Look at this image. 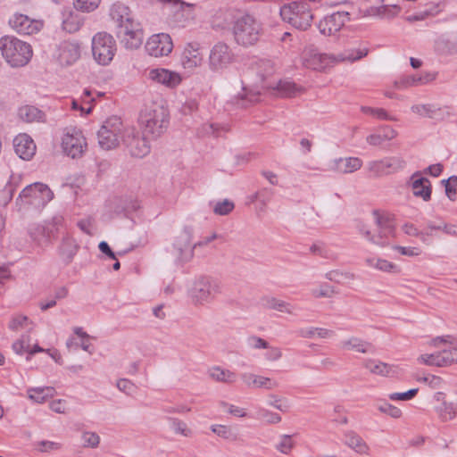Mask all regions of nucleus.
I'll return each instance as SVG.
<instances>
[{"label": "nucleus", "mask_w": 457, "mask_h": 457, "mask_svg": "<svg viewBox=\"0 0 457 457\" xmlns=\"http://www.w3.org/2000/svg\"><path fill=\"white\" fill-rule=\"evenodd\" d=\"M101 0H74V7L77 11L90 12L95 11Z\"/></svg>", "instance_id": "nucleus-48"}, {"label": "nucleus", "mask_w": 457, "mask_h": 457, "mask_svg": "<svg viewBox=\"0 0 457 457\" xmlns=\"http://www.w3.org/2000/svg\"><path fill=\"white\" fill-rule=\"evenodd\" d=\"M241 380L248 387L252 389H267L271 390L278 386V383L270 378L256 375L251 372H244L241 374Z\"/></svg>", "instance_id": "nucleus-25"}, {"label": "nucleus", "mask_w": 457, "mask_h": 457, "mask_svg": "<svg viewBox=\"0 0 457 457\" xmlns=\"http://www.w3.org/2000/svg\"><path fill=\"white\" fill-rule=\"evenodd\" d=\"M418 388H412L404 393H392L388 397L392 401H408L412 399L418 394Z\"/></svg>", "instance_id": "nucleus-60"}, {"label": "nucleus", "mask_w": 457, "mask_h": 457, "mask_svg": "<svg viewBox=\"0 0 457 457\" xmlns=\"http://www.w3.org/2000/svg\"><path fill=\"white\" fill-rule=\"evenodd\" d=\"M417 381L427 384L432 389L440 388L443 383V379L435 375L419 377L417 378Z\"/></svg>", "instance_id": "nucleus-57"}, {"label": "nucleus", "mask_w": 457, "mask_h": 457, "mask_svg": "<svg viewBox=\"0 0 457 457\" xmlns=\"http://www.w3.org/2000/svg\"><path fill=\"white\" fill-rule=\"evenodd\" d=\"M257 416L268 424H278L281 421V416L279 414L264 408L258 410Z\"/></svg>", "instance_id": "nucleus-49"}, {"label": "nucleus", "mask_w": 457, "mask_h": 457, "mask_svg": "<svg viewBox=\"0 0 457 457\" xmlns=\"http://www.w3.org/2000/svg\"><path fill=\"white\" fill-rule=\"evenodd\" d=\"M211 430L216 434L218 436L229 440L236 441L237 440V434L235 433L232 428L226 425H212L211 427Z\"/></svg>", "instance_id": "nucleus-44"}, {"label": "nucleus", "mask_w": 457, "mask_h": 457, "mask_svg": "<svg viewBox=\"0 0 457 457\" xmlns=\"http://www.w3.org/2000/svg\"><path fill=\"white\" fill-rule=\"evenodd\" d=\"M343 349L354 351L360 353H368L372 351V345L357 337H350L341 342Z\"/></svg>", "instance_id": "nucleus-31"}, {"label": "nucleus", "mask_w": 457, "mask_h": 457, "mask_svg": "<svg viewBox=\"0 0 457 457\" xmlns=\"http://www.w3.org/2000/svg\"><path fill=\"white\" fill-rule=\"evenodd\" d=\"M0 50L6 62L14 68L28 64L33 54L29 44L12 36L1 37Z\"/></svg>", "instance_id": "nucleus-4"}, {"label": "nucleus", "mask_w": 457, "mask_h": 457, "mask_svg": "<svg viewBox=\"0 0 457 457\" xmlns=\"http://www.w3.org/2000/svg\"><path fill=\"white\" fill-rule=\"evenodd\" d=\"M362 367L370 373L379 376H390L395 372L393 366L374 359H365Z\"/></svg>", "instance_id": "nucleus-32"}, {"label": "nucleus", "mask_w": 457, "mask_h": 457, "mask_svg": "<svg viewBox=\"0 0 457 457\" xmlns=\"http://www.w3.org/2000/svg\"><path fill=\"white\" fill-rule=\"evenodd\" d=\"M170 420L171 428L176 434L182 435L186 437H189L192 436V430L187 426V424L184 421L175 418L170 419Z\"/></svg>", "instance_id": "nucleus-51"}, {"label": "nucleus", "mask_w": 457, "mask_h": 457, "mask_svg": "<svg viewBox=\"0 0 457 457\" xmlns=\"http://www.w3.org/2000/svg\"><path fill=\"white\" fill-rule=\"evenodd\" d=\"M234 53L224 42H217L210 50L208 66L212 71L218 72L227 69L234 62Z\"/></svg>", "instance_id": "nucleus-13"}, {"label": "nucleus", "mask_w": 457, "mask_h": 457, "mask_svg": "<svg viewBox=\"0 0 457 457\" xmlns=\"http://www.w3.org/2000/svg\"><path fill=\"white\" fill-rule=\"evenodd\" d=\"M16 154L22 160H30L36 153V145L27 134H20L13 139Z\"/></svg>", "instance_id": "nucleus-24"}, {"label": "nucleus", "mask_w": 457, "mask_h": 457, "mask_svg": "<svg viewBox=\"0 0 457 457\" xmlns=\"http://www.w3.org/2000/svg\"><path fill=\"white\" fill-rule=\"evenodd\" d=\"M117 34L127 49H137L143 43L144 32L140 23L136 21L120 26Z\"/></svg>", "instance_id": "nucleus-16"}, {"label": "nucleus", "mask_w": 457, "mask_h": 457, "mask_svg": "<svg viewBox=\"0 0 457 457\" xmlns=\"http://www.w3.org/2000/svg\"><path fill=\"white\" fill-rule=\"evenodd\" d=\"M376 269L380 271H384V272H390V273L400 272V269L396 264H395L387 260L380 259V258L377 259Z\"/></svg>", "instance_id": "nucleus-55"}, {"label": "nucleus", "mask_w": 457, "mask_h": 457, "mask_svg": "<svg viewBox=\"0 0 457 457\" xmlns=\"http://www.w3.org/2000/svg\"><path fill=\"white\" fill-rule=\"evenodd\" d=\"M362 160L358 157L337 158L331 161L329 170L346 174L359 170L362 166Z\"/></svg>", "instance_id": "nucleus-27"}, {"label": "nucleus", "mask_w": 457, "mask_h": 457, "mask_svg": "<svg viewBox=\"0 0 457 457\" xmlns=\"http://www.w3.org/2000/svg\"><path fill=\"white\" fill-rule=\"evenodd\" d=\"M235 205H234V203L228 200V199H224L222 201H219L217 202L214 206H213V212L217 215H228V213H230L233 209H234Z\"/></svg>", "instance_id": "nucleus-50"}, {"label": "nucleus", "mask_w": 457, "mask_h": 457, "mask_svg": "<svg viewBox=\"0 0 457 457\" xmlns=\"http://www.w3.org/2000/svg\"><path fill=\"white\" fill-rule=\"evenodd\" d=\"M411 111L419 115L435 119L441 110L433 104H416L411 106Z\"/></svg>", "instance_id": "nucleus-43"}, {"label": "nucleus", "mask_w": 457, "mask_h": 457, "mask_svg": "<svg viewBox=\"0 0 457 457\" xmlns=\"http://www.w3.org/2000/svg\"><path fill=\"white\" fill-rule=\"evenodd\" d=\"M377 408L380 412L387 414L394 419H399L403 414L402 411L398 407L386 402L378 404Z\"/></svg>", "instance_id": "nucleus-52"}, {"label": "nucleus", "mask_w": 457, "mask_h": 457, "mask_svg": "<svg viewBox=\"0 0 457 457\" xmlns=\"http://www.w3.org/2000/svg\"><path fill=\"white\" fill-rule=\"evenodd\" d=\"M83 445L85 447L96 448L100 443L99 436L95 432H84L82 434Z\"/></svg>", "instance_id": "nucleus-56"}, {"label": "nucleus", "mask_w": 457, "mask_h": 457, "mask_svg": "<svg viewBox=\"0 0 457 457\" xmlns=\"http://www.w3.org/2000/svg\"><path fill=\"white\" fill-rule=\"evenodd\" d=\"M19 117L26 122L40 121L44 113L35 106L25 105L19 109Z\"/></svg>", "instance_id": "nucleus-38"}, {"label": "nucleus", "mask_w": 457, "mask_h": 457, "mask_svg": "<svg viewBox=\"0 0 457 457\" xmlns=\"http://www.w3.org/2000/svg\"><path fill=\"white\" fill-rule=\"evenodd\" d=\"M295 447V442L290 435H281L278 444L275 445L277 451L283 454H289Z\"/></svg>", "instance_id": "nucleus-45"}, {"label": "nucleus", "mask_w": 457, "mask_h": 457, "mask_svg": "<svg viewBox=\"0 0 457 457\" xmlns=\"http://www.w3.org/2000/svg\"><path fill=\"white\" fill-rule=\"evenodd\" d=\"M139 124L143 129V135L156 138L168 128L169 112L162 104H152L141 112Z\"/></svg>", "instance_id": "nucleus-3"}, {"label": "nucleus", "mask_w": 457, "mask_h": 457, "mask_svg": "<svg viewBox=\"0 0 457 457\" xmlns=\"http://www.w3.org/2000/svg\"><path fill=\"white\" fill-rule=\"evenodd\" d=\"M445 367L457 363V347H450L442 351Z\"/></svg>", "instance_id": "nucleus-63"}, {"label": "nucleus", "mask_w": 457, "mask_h": 457, "mask_svg": "<svg viewBox=\"0 0 457 457\" xmlns=\"http://www.w3.org/2000/svg\"><path fill=\"white\" fill-rule=\"evenodd\" d=\"M435 411L442 421L451 420L456 416L454 404L447 401L436 406Z\"/></svg>", "instance_id": "nucleus-41"}, {"label": "nucleus", "mask_w": 457, "mask_h": 457, "mask_svg": "<svg viewBox=\"0 0 457 457\" xmlns=\"http://www.w3.org/2000/svg\"><path fill=\"white\" fill-rule=\"evenodd\" d=\"M418 362L428 366L445 367L442 351L434 353L421 354L417 359Z\"/></svg>", "instance_id": "nucleus-40"}, {"label": "nucleus", "mask_w": 457, "mask_h": 457, "mask_svg": "<svg viewBox=\"0 0 457 457\" xmlns=\"http://www.w3.org/2000/svg\"><path fill=\"white\" fill-rule=\"evenodd\" d=\"M80 57V46L77 42L63 41L57 48V59L61 65H71Z\"/></svg>", "instance_id": "nucleus-22"}, {"label": "nucleus", "mask_w": 457, "mask_h": 457, "mask_svg": "<svg viewBox=\"0 0 457 457\" xmlns=\"http://www.w3.org/2000/svg\"><path fill=\"white\" fill-rule=\"evenodd\" d=\"M221 293L220 281L212 277L199 276L193 280L187 295L193 306L205 307L212 304Z\"/></svg>", "instance_id": "nucleus-1"}, {"label": "nucleus", "mask_w": 457, "mask_h": 457, "mask_svg": "<svg viewBox=\"0 0 457 457\" xmlns=\"http://www.w3.org/2000/svg\"><path fill=\"white\" fill-rule=\"evenodd\" d=\"M147 77L152 81L163 85L169 88H175L182 81V78L179 72L163 68L150 70Z\"/></svg>", "instance_id": "nucleus-20"}, {"label": "nucleus", "mask_w": 457, "mask_h": 457, "mask_svg": "<svg viewBox=\"0 0 457 457\" xmlns=\"http://www.w3.org/2000/svg\"><path fill=\"white\" fill-rule=\"evenodd\" d=\"M442 183L445 184V194L451 201L455 200L456 187H457V176H452L448 179H444Z\"/></svg>", "instance_id": "nucleus-54"}, {"label": "nucleus", "mask_w": 457, "mask_h": 457, "mask_svg": "<svg viewBox=\"0 0 457 457\" xmlns=\"http://www.w3.org/2000/svg\"><path fill=\"white\" fill-rule=\"evenodd\" d=\"M147 136H141L134 127L129 126L123 135L122 143L134 157L142 158L150 153V145L146 139Z\"/></svg>", "instance_id": "nucleus-15"}, {"label": "nucleus", "mask_w": 457, "mask_h": 457, "mask_svg": "<svg viewBox=\"0 0 457 457\" xmlns=\"http://www.w3.org/2000/svg\"><path fill=\"white\" fill-rule=\"evenodd\" d=\"M116 386L118 389L126 395H131L136 391L135 385L127 378H120L117 381Z\"/></svg>", "instance_id": "nucleus-61"}, {"label": "nucleus", "mask_w": 457, "mask_h": 457, "mask_svg": "<svg viewBox=\"0 0 457 457\" xmlns=\"http://www.w3.org/2000/svg\"><path fill=\"white\" fill-rule=\"evenodd\" d=\"M405 166L406 162L403 157L388 156L380 160L370 161L366 167L371 177L381 178L403 170Z\"/></svg>", "instance_id": "nucleus-12"}, {"label": "nucleus", "mask_w": 457, "mask_h": 457, "mask_svg": "<svg viewBox=\"0 0 457 457\" xmlns=\"http://www.w3.org/2000/svg\"><path fill=\"white\" fill-rule=\"evenodd\" d=\"M192 228L185 227L176 237L170 249V254L176 263L182 265L193 259L196 245L195 243L192 244Z\"/></svg>", "instance_id": "nucleus-11"}, {"label": "nucleus", "mask_w": 457, "mask_h": 457, "mask_svg": "<svg viewBox=\"0 0 457 457\" xmlns=\"http://www.w3.org/2000/svg\"><path fill=\"white\" fill-rule=\"evenodd\" d=\"M46 391L50 392L51 388H33L29 390V397L36 403H43L48 395Z\"/></svg>", "instance_id": "nucleus-58"}, {"label": "nucleus", "mask_w": 457, "mask_h": 457, "mask_svg": "<svg viewBox=\"0 0 457 457\" xmlns=\"http://www.w3.org/2000/svg\"><path fill=\"white\" fill-rule=\"evenodd\" d=\"M204 63V54L199 42L193 41L187 43L180 55V64L184 70L190 72L200 68Z\"/></svg>", "instance_id": "nucleus-17"}, {"label": "nucleus", "mask_w": 457, "mask_h": 457, "mask_svg": "<svg viewBox=\"0 0 457 457\" xmlns=\"http://www.w3.org/2000/svg\"><path fill=\"white\" fill-rule=\"evenodd\" d=\"M375 223L378 227V233L373 234L369 227L363 222H358L356 228L370 243L379 245H388L387 238L394 235V227L390 221L382 217L378 212H373Z\"/></svg>", "instance_id": "nucleus-8"}, {"label": "nucleus", "mask_w": 457, "mask_h": 457, "mask_svg": "<svg viewBox=\"0 0 457 457\" xmlns=\"http://www.w3.org/2000/svg\"><path fill=\"white\" fill-rule=\"evenodd\" d=\"M28 323L29 318L27 316L16 315L11 320L9 323V328L13 331H17L27 327Z\"/></svg>", "instance_id": "nucleus-59"}, {"label": "nucleus", "mask_w": 457, "mask_h": 457, "mask_svg": "<svg viewBox=\"0 0 457 457\" xmlns=\"http://www.w3.org/2000/svg\"><path fill=\"white\" fill-rule=\"evenodd\" d=\"M262 304L265 308L285 312L290 315L295 314V307L283 300L275 297H265L262 299Z\"/></svg>", "instance_id": "nucleus-35"}, {"label": "nucleus", "mask_w": 457, "mask_h": 457, "mask_svg": "<svg viewBox=\"0 0 457 457\" xmlns=\"http://www.w3.org/2000/svg\"><path fill=\"white\" fill-rule=\"evenodd\" d=\"M84 23V17L78 12H69L64 14L62 29L69 33H75Z\"/></svg>", "instance_id": "nucleus-34"}, {"label": "nucleus", "mask_w": 457, "mask_h": 457, "mask_svg": "<svg viewBox=\"0 0 457 457\" xmlns=\"http://www.w3.org/2000/svg\"><path fill=\"white\" fill-rule=\"evenodd\" d=\"M301 62L306 69L321 71L335 64V54H321L313 46H308L301 54Z\"/></svg>", "instance_id": "nucleus-14"}, {"label": "nucleus", "mask_w": 457, "mask_h": 457, "mask_svg": "<svg viewBox=\"0 0 457 457\" xmlns=\"http://www.w3.org/2000/svg\"><path fill=\"white\" fill-rule=\"evenodd\" d=\"M54 197L52 190L43 183L36 182L27 186L17 199L21 204L39 209L44 207Z\"/></svg>", "instance_id": "nucleus-10"}, {"label": "nucleus", "mask_w": 457, "mask_h": 457, "mask_svg": "<svg viewBox=\"0 0 457 457\" xmlns=\"http://www.w3.org/2000/svg\"><path fill=\"white\" fill-rule=\"evenodd\" d=\"M267 353L264 354V358L269 361H277L282 358V350L277 346H270L268 344Z\"/></svg>", "instance_id": "nucleus-62"}, {"label": "nucleus", "mask_w": 457, "mask_h": 457, "mask_svg": "<svg viewBox=\"0 0 457 457\" xmlns=\"http://www.w3.org/2000/svg\"><path fill=\"white\" fill-rule=\"evenodd\" d=\"M232 33L236 44L247 48L260 41L263 35V27L254 16L245 13L235 20Z\"/></svg>", "instance_id": "nucleus-2"}, {"label": "nucleus", "mask_w": 457, "mask_h": 457, "mask_svg": "<svg viewBox=\"0 0 457 457\" xmlns=\"http://www.w3.org/2000/svg\"><path fill=\"white\" fill-rule=\"evenodd\" d=\"M361 111L365 113L375 117L380 120H395V118L390 116L387 112L383 108H373L370 106H361Z\"/></svg>", "instance_id": "nucleus-46"}, {"label": "nucleus", "mask_w": 457, "mask_h": 457, "mask_svg": "<svg viewBox=\"0 0 457 457\" xmlns=\"http://www.w3.org/2000/svg\"><path fill=\"white\" fill-rule=\"evenodd\" d=\"M408 185L411 187L414 196L420 197L426 202L430 200L431 183L427 178L421 177L420 172L411 176Z\"/></svg>", "instance_id": "nucleus-23"}, {"label": "nucleus", "mask_w": 457, "mask_h": 457, "mask_svg": "<svg viewBox=\"0 0 457 457\" xmlns=\"http://www.w3.org/2000/svg\"><path fill=\"white\" fill-rule=\"evenodd\" d=\"M278 93L283 97H293L303 92V88L290 80H280L276 87Z\"/></svg>", "instance_id": "nucleus-36"}, {"label": "nucleus", "mask_w": 457, "mask_h": 457, "mask_svg": "<svg viewBox=\"0 0 457 457\" xmlns=\"http://www.w3.org/2000/svg\"><path fill=\"white\" fill-rule=\"evenodd\" d=\"M173 49V43L170 35L159 33L151 36L145 44V50L151 56H167Z\"/></svg>", "instance_id": "nucleus-18"}, {"label": "nucleus", "mask_w": 457, "mask_h": 457, "mask_svg": "<svg viewBox=\"0 0 457 457\" xmlns=\"http://www.w3.org/2000/svg\"><path fill=\"white\" fill-rule=\"evenodd\" d=\"M367 12L370 16H378L380 18L392 16L390 9L386 5H381V6H378V7H370L367 11Z\"/></svg>", "instance_id": "nucleus-64"}, {"label": "nucleus", "mask_w": 457, "mask_h": 457, "mask_svg": "<svg viewBox=\"0 0 457 457\" xmlns=\"http://www.w3.org/2000/svg\"><path fill=\"white\" fill-rule=\"evenodd\" d=\"M368 48L362 47V48H357V49H348L345 52L335 55V63L340 62H355L362 57L366 56L368 54Z\"/></svg>", "instance_id": "nucleus-37"}, {"label": "nucleus", "mask_w": 457, "mask_h": 457, "mask_svg": "<svg viewBox=\"0 0 457 457\" xmlns=\"http://www.w3.org/2000/svg\"><path fill=\"white\" fill-rule=\"evenodd\" d=\"M31 241L38 247H44L50 244L47 228L42 224H34L29 228Z\"/></svg>", "instance_id": "nucleus-33"}, {"label": "nucleus", "mask_w": 457, "mask_h": 457, "mask_svg": "<svg viewBox=\"0 0 457 457\" xmlns=\"http://www.w3.org/2000/svg\"><path fill=\"white\" fill-rule=\"evenodd\" d=\"M128 127L123 124L120 117L107 118L97 132L99 146L104 150L116 148L123 141V135Z\"/></svg>", "instance_id": "nucleus-6"}, {"label": "nucleus", "mask_w": 457, "mask_h": 457, "mask_svg": "<svg viewBox=\"0 0 457 457\" xmlns=\"http://www.w3.org/2000/svg\"><path fill=\"white\" fill-rule=\"evenodd\" d=\"M116 41L106 32H98L92 38V54L100 65H108L116 53Z\"/></svg>", "instance_id": "nucleus-9"}, {"label": "nucleus", "mask_w": 457, "mask_h": 457, "mask_svg": "<svg viewBox=\"0 0 457 457\" xmlns=\"http://www.w3.org/2000/svg\"><path fill=\"white\" fill-rule=\"evenodd\" d=\"M435 50L440 54L457 53V33L445 34L435 41Z\"/></svg>", "instance_id": "nucleus-29"}, {"label": "nucleus", "mask_w": 457, "mask_h": 457, "mask_svg": "<svg viewBox=\"0 0 457 457\" xmlns=\"http://www.w3.org/2000/svg\"><path fill=\"white\" fill-rule=\"evenodd\" d=\"M392 249L397 251L402 255H405L408 257H416L420 256L422 253V250L420 247L417 246H401V245H392Z\"/></svg>", "instance_id": "nucleus-53"}, {"label": "nucleus", "mask_w": 457, "mask_h": 457, "mask_svg": "<svg viewBox=\"0 0 457 457\" xmlns=\"http://www.w3.org/2000/svg\"><path fill=\"white\" fill-rule=\"evenodd\" d=\"M337 292L334 287L328 284H321L319 287L312 289V295L314 298H330L334 296Z\"/></svg>", "instance_id": "nucleus-47"}, {"label": "nucleus", "mask_w": 457, "mask_h": 457, "mask_svg": "<svg viewBox=\"0 0 457 457\" xmlns=\"http://www.w3.org/2000/svg\"><path fill=\"white\" fill-rule=\"evenodd\" d=\"M9 23L18 34L26 36L38 33L44 25L42 21L31 19L21 13L14 14Z\"/></svg>", "instance_id": "nucleus-19"}, {"label": "nucleus", "mask_w": 457, "mask_h": 457, "mask_svg": "<svg viewBox=\"0 0 457 457\" xmlns=\"http://www.w3.org/2000/svg\"><path fill=\"white\" fill-rule=\"evenodd\" d=\"M344 444L358 454H370V447L356 431L349 429L344 432Z\"/></svg>", "instance_id": "nucleus-26"}, {"label": "nucleus", "mask_w": 457, "mask_h": 457, "mask_svg": "<svg viewBox=\"0 0 457 457\" xmlns=\"http://www.w3.org/2000/svg\"><path fill=\"white\" fill-rule=\"evenodd\" d=\"M110 16L116 23L118 29L120 26L127 25V23L135 21L132 17L130 9L120 2H116L111 6Z\"/></svg>", "instance_id": "nucleus-28"}, {"label": "nucleus", "mask_w": 457, "mask_h": 457, "mask_svg": "<svg viewBox=\"0 0 457 457\" xmlns=\"http://www.w3.org/2000/svg\"><path fill=\"white\" fill-rule=\"evenodd\" d=\"M61 147L68 157L79 159L87 150V142L80 129L76 127H67L63 129Z\"/></svg>", "instance_id": "nucleus-7"}, {"label": "nucleus", "mask_w": 457, "mask_h": 457, "mask_svg": "<svg viewBox=\"0 0 457 457\" xmlns=\"http://www.w3.org/2000/svg\"><path fill=\"white\" fill-rule=\"evenodd\" d=\"M348 12H337L325 17L319 25L320 31L326 36L336 34L348 21Z\"/></svg>", "instance_id": "nucleus-21"}, {"label": "nucleus", "mask_w": 457, "mask_h": 457, "mask_svg": "<svg viewBox=\"0 0 457 457\" xmlns=\"http://www.w3.org/2000/svg\"><path fill=\"white\" fill-rule=\"evenodd\" d=\"M259 100V94L247 91L245 88H243V92L238 94V96L235 99V104L241 108H246L250 104L256 103Z\"/></svg>", "instance_id": "nucleus-42"}, {"label": "nucleus", "mask_w": 457, "mask_h": 457, "mask_svg": "<svg viewBox=\"0 0 457 457\" xmlns=\"http://www.w3.org/2000/svg\"><path fill=\"white\" fill-rule=\"evenodd\" d=\"M208 377L219 383H224L228 385H231L237 382V375L236 372L224 369L220 366H212L207 370Z\"/></svg>", "instance_id": "nucleus-30"}, {"label": "nucleus", "mask_w": 457, "mask_h": 457, "mask_svg": "<svg viewBox=\"0 0 457 457\" xmlns=\"http://www.w3.org/2000/svg\"><path fill=\"white\" fill-rule=\"evenodd\" d=\"M280 15L283 21L301 30L311 27L313 19L310 2L305 0L295 1L282 6Z\"/></svg>", "instance_id": "nucleus-5"}, {"label": "nucleus", "mask_w": 457, "mask_h": 457, "mask_svg": "<svg viewBox=\"0 0 457 457\" xmlns=\"http://www.w3.org/2000/svg\"><path fill=\"white\" fill-rule=\"evenodd\" d=\"M251 67L257 72L262 80L274 72L273 62L269 59H259L253 62Z\"/></svg>", "instance_id": "nucleus-39"}]
</instances>
